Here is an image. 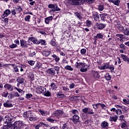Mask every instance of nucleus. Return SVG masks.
<instances>
[{
    "mask_svg": "<svg viewBox=\"0 0 129 129\" xmlns=\"http://www.w3.org/2000/svg\"><path fill=\"white\" fill-rule=\"evenodd\" d=\"M36 55V52L35 51H33L32 52H31L30 54H29V56L30 57H34V56H35Z\"/></svg>",
    "mask_w": 129,
    "mask_h": 129,
    "instance_id": "nucleus-59",
    "label": "nucleus"
},
{
    "mask_svg": "<svg viewBox=\"0 0 129 129\" xmlns=\"http://www.w3.org/2000/svg\"><path fill=\"white\" fill-rule=\"evenodd\" d=\"M48 8L52 9V11H53L54 12H60V11H61V9L58 7V4H57V3L48 5Z\"/></svg>",
    "mask_w": 129,
    "mask_h": 129,
    "instance_id": "nucleus-4",
    "label": "nucleus"
},
{
    "mask_svg": "<svg viewBox=\"0 0 129 129\" xmlns=\"http://www.w3.org/2000/svg\"><path fill=\"white\" fill-rule=\"evenodd\" d=\"M52 20H53V16H51L48 17H47L45 19V23L47 25H49L50 21H52Z\"/></svg>",
    "mask_w": 129,
    "mask_h": 129,
    "instance_id": "nucleus-17",
    "label": "nucleus"
},
{
    "mask_svg": "<svg viewBox=\"0 0 129 129\" xmlns=\"http://www.w3.org/2000/svg\"><path fill=\"white\" fill-rule=\"evenodd\" d=\"M108 125H109L108 122H107L106 121H104L102 122L100 125L102 128H107V127H108Z\"/></svg>",
    "mask_w": 129,
    "mask_h": 129,
    "instance_id": "nucleus-13",
    "label": "nucleus"
},
{
    "mask_svg": "<svg viewBox=\"0 0 129 129\" xmlns=\"http://www.w3.org/2000/svg\"><path fill=\"white\" fill-rule=\"evenodd\" d=\"M20 45L22 48H28L30 43L24 39H21L20 40Z\"/></svg>",
    "mask_w": 129,
    "mask_h": 129,
    "instance_id": "nucleus-6",
    "label": "nucleus"
},
{
    "mask_svg": "<svg viewBox=\"0 0 129 129\" xmlns=\"http://www.w3.org/2000/svg\"><path fill=\"white\" fill-rule=\"evenodd\" d=\"M9 126L10 129H17L14 123L13 124H10Z\"/></svg>",
    "mask_w": 129,
    "mask_h": 129,
    "instance_id": "nucleus-55",
    "label": "nucleus"
},
{
    "mask_svg": "<svg viewBox=\"0 0 129 129\" xmlns=\"http://www.w3.org/2000/svg\"><path fill=\"white\" fill-rule=\"evenodd\" d=\"M117 28H118V29H119V30H120V31H124V28L123 27V26H122L121 25H118Z\"/></svg>",
    "mask_w": 129,
    "mask_h": 129,
    "instance_id": "nucleus-52",
    "label": "nucleus"
},
{
    "mask_svg": "<svg viewBox=\"0 0 129 129\" xmlns=\"http://www.w3.org/2000/svg\"><path fill=\"white\" fill-rule=\"evenodd\" d=\"M53 114L55 116H60L61 117H64L63 115V112L61 110H56Z\"/></svg>",
    "mask_w": 129,
    "mask_h": 129,
    "instance_id": "nucleus-9",
    "label": "nucleus"
},
{
    "mask_svg": "<svg viewBox=\"0 0 129 129\" xmlns=\"http://www.w3.org/2000/svg\"><path fill=\"white\" fill-rule=\"evenodd\" d=\"M126 127V123L125 122H123L121 126V128H125Z\"/></svg>",
    "mask_w": 129,
    "mask_h": 129,
    "instance_id": "nucleus-56",
    "label": "nucleus"
},
{
    "mask_svg": "<svg viewBox=\"0 0 129 129\" xmlns=\"http://www.w3.org/2000/svg\"><path fill=\"white\" fill-rule=\"evenodd\" d=\"M81 53L82 55H85L86 54V49L85 48H83L81 50Z\"/></svg>",
    "mask_w": 129,
    "mask_h": 129,
    "instance_id": "nucleus-45",
    "label": "nucleus"
},
{
    "mask_svg": "<svg viewBox=\"0 0 129 129\" xmlns=\"http://www.w3.org/2000/svg\"><path fill=\"white\" fill-rule=\"evenodd\" d=\"M100 105L102 107V109L105 110L106 109V106L104 104H102L100 103Z\"/></svg>",
    "mask_w": 129,
    "mask_h": 129,
    "instance_id": "nucleus-50",
    "label": "nucleus"
},
{
    "mask_svg": "<svg viewBox=\"0 0 129 129\" xmlns=\"http://www.w3.org/2000/svg\"><path fill=\"white\" fill-rule=\"evenodd\" d=\"M104 9V7L103 5H100L98 6V10L100 11H102Z\"/></svg>",
    "mask_w": 129,
    "mask_h": 129,
    "instance_id": "nucleus-36",
    "label": "nucleus"
},
{
    "mask_svg": "<svg viewBox=\"0 0 129 129\" xmlns=\"http://www.w3.org/2000/svg\"><path fill=\"white\" fill-rule=\"evenodd\" d=\"M106 16H107V14H100V18L101 21H102L103 22H105V19H106L105 17H106Z\"/></svg>",
    "mask_w": 129,
    "mask_h": 129,
    "instance_id": "nucleus-22",
    "label": "nucleus"
},
{
    "mask_svg": "<svg viewBox=\"0 0 129 129\" xmlns=\"http://www.w3.org/2000/svg\"><path fill=\"white\" fill-rule=\"evenodd\" d=\"M75 16L77 17V18L79 19V20H81V19H82V16H81V15H80V14L78 13H76L75 14Z\"/></svg>",
    "mask_w": 129,
    "mask_h": 129,
    "instance_id": "nucleus-43",
    "label": "nucleus"
},
{
    "mask_svg": "<svg viewBox=\"0 0 129 129\" xmlns=\"http://www.w3.org/2000/svg\"><path fill=\"white\" fill-rule=\"evenodd\" d=\"M109 68V64L107 63L105 64L103 66H101L100 67V69L101 70H104L105 69H108Z\"/></svg>",
    "mask_w": 129,
    "mask_h": 129,
    "instance_id": "nucleus-20",
    "label": "nucleus"
},
{
    "mask_svg": "<svg viewBox=\"0 0 129 129\" xmlns=\"http://www.w3.org/2000/svg\"><path fill=\"white\" fill-rule=\"evenodd\" d=\"M52 58H54L55 62H56L57 63H58V62L60 61V57H59V56L56 55L55 54L52 55Z\"/></svg>",
    "mask_w": 129,
    "mask_h": 129,
    "instance_id": "nucleus-25",
    "label": "nucleus"
},
{
    "mask_svg": "<svg viewBox=\"0 0 129 129\" xmlns=\"http://www.w3.org/2000/svg\"><path fill=\"white\" fill-rule=\"evenodd\" d=\"M17 82L19 83L17 84V86H19L20 84L24 83L25 80L22 78H18L17 79Z\"/></svg>",
    "mask_w": 129,
    "mask_h": 129,
    "instance_id": "nucleus-18",
    "label": "nucleus"
},
{
    "mask_svg": "<svg viewBox=\"0 0 129 129\" xmlns=\"http://www.w3.org/2000/svg\"><path fill=\"white\" fill-rule=\"evenodd\" d=\"M10 15H11V10L7 9L4 11L2 18L5 19V18L8 17Z\"/></svg>",
    "mask_w": 129,
    "mask_h": 129,
    "instance_id": "nucleus-10",
    "label": "nucleus"
},
{
    "mask_svg": "<svg viewBox=\"0 0 129 129\" xmlns=\"http://www.w3.org/2000/svg\"><path fill=\"white\" fill-rule=\"evenodd\" d=\"M123 102H124V104H129V100L126 99H123Z\"/></svg>",
    "mask_w": 129,
    "mask_h": 129,
    "instance_id": "nucleus-53",
    "label": "nucleus"
},
{
    "mask_svg": "<svg viewBox=\"0 0 129 129\" xmlns=\"http://www.w3.org/2000/svg\"><path fill=\"white\" fill-rule=\"evenodd\" d=\"M92 75L93 78H95L96 79L100 77V76L99 75L98 73L95 71H92Z\"/></svg>",
    "mask_w": 129,
    "mask_h": 129,
    "instance_id": "nucleus-14",
    "label": "nucleus"
},
{
    "mask_svg": "<svg viewBox=\"0 0 129 129\" xmlns=\"http://www.w3.org/2000/svg\"><path fill=\"white\" fill-rule=\"evenodd\" d=\"M104 78L107 81L111 80V76L108 73L105 74Z\"/></svg>",
    "mask_w": 129,
    "mask_h": 129,
    "instance_id": "nucleus-26",
    "label": "nucleus"
},
{
    "mask_svg": "<svg viewBox=\"0 0 129 129\" xmlns=\"http://www.w3.org/2000/svg\"><path fill=\"white\" fill-rule=\"evenodd\" d=\"M94 0H82V3H88V4H92Z\"/></svg>",
    "mask_w": 129,
    "mask_h": 129,
    "instance_id": "nucleus-34",
    "label": "nucleus"
},
{
    "mask_svg": "<svg viewBox=\"0 0 129 129\" xmlns=\"http://www.w3.org/2000/svg\"><path fill=\"white\" fill-rule=\"evenodd\" d=\"M110 3H112V4H114L115 6H118L120 1L119 0L114 1V0H110Z\"/></svg>",
    "mask_w": 129,
    "mask_h": 129,
    "instance_id": "nucleus-23",
    "label": "nucleus"
},
{
    "mask_svg": "<svg viewBox=\"0 0 129 129\" xmlns=\"http://www.w3.org/2000/svg\"><path fill=\"white\" fill-rule=\"evenodd\" d=\"M96 26L98 30H103V29H104V28L106 27V24H103L102 23H97L96 24Z\"/></svg>",
    "mask_w": 129,
    "mask_h": 129,
    "instance_id": "nucleus-7",
    "label": "nucleus"
},
{
    "mask_svg": "<svg viewBox=\"0 0 129 129\" xmlns=\"http://www.w3.org/2000/svg\"><path fill=\"white\" fill-rule=\"evenodd\" d=\"M116 113L118 115H120V114H121V113H122V111H121V109H117V110H116Z\"/></svg>",
    "mask_w": 129,
    "mask_h": 129,
    "instance_id": "nucleus-39",
    "label": "nucleus"
},
{
    "mask_svg": "<svg viewBox=\"0 0 129 129\" xmlns=\"http://www.w3.org/2000/svg\"><path fill=\"white\" fill-rule=\"evenodd\" d=\"M123 33L124 35H125V36H129V28H126L125 29H124Z\"/></svg>",
    "mask_w": 129,
    "mask_h": 129,
    "instance_id": "nucleus-27",
    "label": "nucleus"
},
{
    "mask_svg": "<svg viewBox=\"0 0 129 129\" xmlns=\"http://www.w3.org/2000/svg\"><path fill=\"white\" fill-rule=\"evenodd\" d=\"M56 95L58 98H64V97H65V95L64 94H57Z\"/></svg>",
    "mask_w": 129,
    "mask_h": 129,
    "instance_id": "nucleus-35",
    "label": "nucleus"
},
{
    "mask_svg": "<svg viewBox=\"0 0 129 129\" xmlns=\"http://www.w3.org/2000/svg\"><path fill=\"white\" fill-rule=\"evenodd\" d=\"M28 63L31 65V66H34V64H35V61L33 60H29Z\"/></svg>",
    "mask_w": 129,
    "mask_h": 129,
    "instance_id": "nucleus-62",
    "label": "nucleus"
},
{
    "mask_svg": "<svg viewBox=\"0 0 129 129\" xmlns=\"http://www.w3.org/2000/svg\"><path fill=\"white\" fill-rule=\"evenodd\" d=\"M72 112L73 114H75V115H77V114H78V110H77V109H74L72 111Z\"/></svg>",
    "mask_w": 129,
    "mask_h": 129,
    "instance_id": "nucleus-49",
    "label": "nucleus"
},
{
    "mask_svg": "<svg viewBox=\"0 0 129 129\" xmlns=\"http://www.w3.org/2000/svg\"><path fill=\"white\" fill-rule=\"evenodd\" d=\"M14 121V116L12 115H9L5 116L4 120V123L9 124V123H12Z\"/></svg>",
    "mask_w": 129,
    "mask_h": 129,
    "instance_id": "nucleus-3",
    "label": "nucleus"
},
{
    "mask_svg": "<svg viewBox=\"0 0 129 129\" xmlns=\"http://www.w3.org/2000/svg\"><path fill=\"white\" fill-rule=\"evenodd\" d=\"M86 23L88 27H91L92 25V22L88 20L86 21Z\"/></svg>",
    "mask_w": 129,
    "mask_h": 129,
    "instance_id": "nucleus-30",
    "label": "nucleus"
},
{
    "mask_svg": "<svg viewBox=\"0 0 129 129\" xmlns=\"http://www.w3.org/2000/svg\"><path fill=\"white\" fill-rule=\"evenodd\" d=\"M72 120L74 122H79V121H80V120L79 119V116H78V115H74L73 116Z\"/></svg>",
    "mask_w": 129,
    "mask_h": 129,
    "instance_id": "nucleus-15",
    "label": "nucleus"
},
{
    "mask_svg": "<svg viewBox=\"0 0 129 129\" xmlns=\"http://www.w3.org/2000/svg\"><path fill=\"white\" fill-rule=\"evenodd\" d=\"M93 17L94 18V20L96 22H99V15L98 14H93Z\"/></svg>",
    "mask_w": 129,
    "mask_h": 129,
    "instance_id": "nucleus-24",
    "label": "nucleus"
},
{
    "mask_svg": "<svg viewBox=\"0 0 129 129\" xmlns=\"http://www.w3.org/2000/svg\"><path fill=\"white\" fill-rule=\"evenodd\" d=\"M16 11L17 12H19L20 13V12H22V11H23V8H22L20 6H18L16 8Z\"/></svg>",
    "mask_w": 129,
    "mask_h": 129,
    "instance_id": "nucleus-41",
    "label": "nucleus"
},
{
    "mask_svg": "<svg viewBox=\"0 0 129 129\" xmlns=\"http://www.w3.org/2000/svg\"><path fill=\"white\" fill-rule=\"evenodd\" d=\"M36 39V38H35L34 37H29V40L30 41H31V42H33V43H34L35 42V40Z\"/></svg>",
    "mask_w": 129,
    "mask_h": 129,
    "instance_id": "nucleus-61",
    "label": "nucleus"
},
{
    "mask_svg": "<svg viewBox=\"0 0 129 129\" xmlns=\"http://www.w3.org/2000/svg\"><path fill=\"white\" fill-rule=\"evenodd\" d=\"M118 119V116L116 115H115L114 116H110L109 120L110 121H114V122H116Z\"/></svg>",
    "mask_w": 129,
    "mask_h": 129,
    "instance_id": "nucleus-16",
    "label": "nucleus"
},
{
    "mask_svg": "<svg viewBox=\"0 0 129 129\" xmlns=\"http://www.w3.org/2000/svg\"><path fill=\"white\" fill-rule=\"evenodd\" d=\"M5 107H13V104L10 103L9 102H7L4 104Z\"/></svg>",
    "mask_w": 129,
    "mask_h": 129,
    "instance_id": "nucleus-28",
    "label": "nucleus"
},
{
    "mask_svg": "<svg viewBox=\"0 0 129 129\" xmlns=\"http://www.w3.org/2000/svg\"><path fill=\"white\" fill-rule=\"evenodd\" d=\"M8 95H9V93L8 92H7L6 93V92H4L3 93V94L2 95V96H3V97H7Z\"/></svg>",
    "mask_w": 129,
    "mask_h": 129,
    "instance_id": "nucleus-60",
    "label": "nucleus"
},
{
    "mask_svg": "<svg viewBox=\"0 0 129 129\" xmlns=\"http://www.w3.org/2000/svg\"><path fill=\"white\" fill-rule=\"evenodd\" d=\"M37 90L39 93H43V92H45V91H46V88L39 86L37 87Z\"/></svg>",
    "mask_w": 129,
    "mask_h": 129,
    "instance_id": "nucleus-12",
    "label": "nucleus"
},
{
    "mask_svg": "<svg viewBox=\"0 0 129 129\" xmlns=\"http://www.w3.org/2000/svg\"><path fill=\"white\" fill-rule=\"evenodd\" d=\"M44 96L47 97L51 96V93L50 92V91H47L44 93Z\"/></svg>",
    "mask_w": 129,
    "mask_h": 129,
    "instance_id": "nucleus-51",
    "label": "nucleus"
},
{
    "mask_svg": "<svg viewBox=\"0 0 129 129\" xmlns=\"http://www.w3.org/2000/svg\"><path fill=\"white\" fill-rule=\"evenodd\" d=\"M3 129H10V125H5L3 126Z\"/></svg>",
    "mask_w": 129,
    "mask_h": 129,
    "instance_id": "nucleus-64",
    "label": "nucleus"
},
{
    "mask_svg": "<svg viewBox=\"0 0 129 129\" xmlns=\"http://www.w3.org/2000/svg\"><path fill=\"white\" fill-rule=\"evenodd\" d=\"M39 112H40L41 114L42 115H43V116H46L47 115V112L44 111L43 110H40Z\"/></svg>",
    "mask_w": 129,
    "mask_h": 129,
    "instance_id": "nucleus-44",
    "label": "nucleus"
},
{
    "mask_svg": "<svg viewBox=\"0 0 129 129\" xmlns=\"http://www.w3.org/2000/svg\"><path fill=\"white\" fill-rule=\"evenodd\" d=\"M60 70V68L58 66L53 67V68L49 69L47 71V73L49 74V75H55L56 74H59V71Z\"/></svg>",
    "mask_w": 129,
    "mask_h": 129,
    "instance_id": "nucleus-2",
    "label": "nucleus"
},
{
    "mask_svg": "<svg viewBox=\"0 0 129 129\" xmlns=\"http://www.w3.org/2000/svg\"><path fill=\"white\" fill-rule=\"evenodd\" d=\"M100 103L92 104L93 108H94V109H97V108H98V105H100Z\"/></svg>",
    "mask_w": 129,
    "mask_h": 129,
    "instance_id": "nucleus-33",
    "label": "nucleus"
},
{
    "mask_svg": "<svg viewBox=\"0 0 129 129\" xmlns=\"http://www.w3.org/2000/svg\"><path fill=\"white\" fill-rule=\"evenodd\" d=\"M10 48H11V49H15V48H17L18 47V45L16 44H12L9 46Z\"/></svg>",
    "mask_w": 129,
    "mask_h": 129,
    "instance_id": "nucleus-37",
    "label": "nucleus"
},
{
    "mask_svg": "<svg viewBox=\"0 0 129 129\" xmlns=\"http://www.w3.org/2000/svg\"><path fill=\"white\" fill-rule=\"evenodd\" d=\"M29 77L32 81H33V80H35V77L34 76L33 74L30 73L29 75Z\"/></svg>",
    "mask_w": 129,
    "mask_h": 129,
    "instance_id": "nucleus-42",
    "label": "nucleus"
},
{
    "mask_svg": "<svg viewBox=\"0 0 129 129\" xmlns=\"http://www.w3.org/2000/svg\"><path fill=\"white\" fill-rule=\"evenodd\" d=\"M126 46L124 44H121L119 45V47L120 49H122V50H125V48Z\"/></svg>",
    "mask_w": 129,
    "mask_h": 129,
    "instance_id": "nucleus-47",
    "label": "nucleus"
},
{
    "mask_svg": "<svg viewBox=\"0 0 129 129\" xmlns=\"http://www.w3.org/2000/svg\"><path fill=\"white\" fill-rule=\"evenodd\" d=\"M18 67H16L14 68V72H15L16 73L19 72V69H18Z\"/></svg>",
    "mask_w": 129,
    "mask_h": 129,
    "instance_id": "nucleus-58",
    "label": "nucleus"
},
{
    "mask_svg": "<svg viewBox=\"0 0 129 129\" xmlns=\"http://www.w3.org/2000/svg\"><path fill=\"white\" fill-rule=\"evenodd\" d=\"M83 0H71V4L74 6H78L82 3Z\"/></svg>",
    "mask_w": 129,
    "mask_h": 129,
    "instance_id": "nucleus-8",
    "label": "nucleus"
},
{
    "mask_svg": "<svg viewBox=\"0 0 129 129\" xmlns=\"http://www.w3.org/2000/svg\"><path fill=\"white\" fill-rule=\"evenodd\" d=\"M82 118L83 119H86L87 117H88V114H94V112H93V109H90V108H84L82 110Z\"/></svg>",
    "mask_w": 129,
    "mask_h": 129,
    "instance_id": "nucleus-1",
    "label": "nucleus"
},
{
    "mask_svg": "<svg viewBox=\"0 0 129 129\" xmlns=\"http://www.w3.org/2000/svg\"><path fill=\"white\" fill-rule=\"evenodd\" d=\"M94 38L95 41H96L97 39H102V38H103V35L101 33H98L96 36H94Z\"/></svg>",
    "mask_w": 129,
    "mask_h": 129,
    "instance_id": "nucleus-19",
    "label": "nucleus"
},
{
    "mask_svg": "<svg viewBox=\"0 0 129 129\" xmlns=\"http://www.w3.org/2000/svg\"><path fill=\"white\" fill-rule=\"evenodd\" d=\"M66 70H69V71H73V68L71 66L68 65L64 67Z\"/></svg>",
    "mask_w": 129,
    "mask_h": 129,
    "instance_id": "nucleus-31",
    "label": "nucleus"
},
{
    "mask_svg": "<svg viewBox=\"0 0 129 129\" xmlns=\"http://www.w3.org/2000/svg\"><path fill=\"white\" fill-rule=\"evenodd\" d=\"M62 129H69V125L68 124V123H65L62 125Z\"/></svg>",
    "mask_w": 129,
    "mask_h": 129,
    "instance_id": "nucleus-32",
    "label": "nucleus"
},
{
    "mask_svg": "<svg viewBox=\"0 0 129 129\" xmlns=\"http://www.w3.org/2000/svg\"><path fill=\"white\" fill-rule=\"evenodd\" d=\"M47 121H49V122H54V121H55V120L51 118V117H48L47 118Z\"/></svg>",
    "mask_w": 129,
    "mask_h": 129,
    "instance_id": "nucleus-46",
    "label": "nucleus"
},
{
    "mask_svg": "<svg viewBox=\"0 0 129 129\" xmlns=\"http://www.w3.org/2000/svg\"><path fill=\"white\" fill-rule=\"evenodd\" d=\"M43 56H45V57H48L51 54V51L49 50H44L42 52Z\"/></svg>",
    "mask_w": 129,
    "mask_h": 129,
    "instance_id": "nucleus-21",
    "label": "nucleus"
},
{
    "mask_svg": "<svg viewBox=\"0 0 129 129\" xmlns=\"http://www.w3.org/2000/svg\"><path fill=\"white\" fill-rule=\"evenodd\" d=\"M116 37H118V38H119L120 42L122 41L123 39H124V37H123V34H116Z\"/></svg>",
    "mask_w": 129,
    "mask_h": 129,
    "instance_id": "nucleus-29",
    "label": "nucleus"
},
{
    "mask_svg": "<svg viewBox=\"0 0 129 129\" xmlns=\"http://www.w3.org/2000/svg\"><path fill=\"white\" fill-rule=\"evenodd\" d=\"M82 62H77L76 64V66L77 68H80V67L82 65Z\"/></svg>",
    "mask_w": 129,
    "mask_h": 129,
    "instance_id": "nucleus-54",
    "label": "nucleus"
},
{
    "mask_svg": "<svg viewBox=\"0 0 129 129\" xmlns=\"http://www.w3.org/2000/svg\"><path fill=\"white\" fill-rule=\"evenodd\" d=\"M14 126L16 129H22L24 126H25L26 125L22 122V121H15L14 123Z\"/></svg>",
    "mask_w": 129,
    "mask_h": 129,
    "instance_id": "nucleus-5",
    "label": "nucleus"
},
{
    "mask_svg": "<svg viewBox=\"0 0 129 129\" xmlns=\"http://www.w3.org/2000/svg\"><path fill=\"white\" fill-rule=\"evenodd\" d=\"M30 19H31V16L28 15L25 17L24 20L26 22H30Z\"/></svg>",
    "mask_w": 129,
    "mask_h": 129,
    "instance_id": "nucleus-40",
    "label": "nucleus"
},
{
    "mask_svg": "<svg viewBox=\"0 0 129 129\" xmlns=\"http://www.w3.org/2000/svg\"><path fill=\"white\" fill-rule=\"evenodd\" d=\"M120 56H121V58H122L123 61H125L126 59L127 58H128V57H127L126 55L123 54H121Z\"/></svg>",
    "mask_w": 129,
    "mask_h": 129,
    "instance_id": "nucleus-38",
    "label": "nucleus"
},
{
    "mask_svg": "<svg viewBox=\"0 0 129 129\" xmlns=\"http://www.w3.org/2000/svg\"><path fill=\"white\" fill-rule=\"evenodd\" d=\"M50 86L52 87L53 89H55V88H57L58 87L57 85L55 84L54 83H52L50 85Z\"/></svg>",
    "mask_w": 129,
    "mask_h": 129,
    "instance_id": "nucleus-48",
    "label": "nucleus"
},
{
    "mask_svg": "<svg viewBox=\"0 0 129 129\" xmlns=\"http://www.w3.org/2000/svg\"><path fill=\"white\" fill-rule=\"evenodd\" d=\"M81 72H86L87 71V68H82L80 69Z\"/></svg>",
    "mask_w": 129,
    "mask_h": 129,
    "instance_id": "nucleus-63",
    "label": "nucleus"
},
{
    "mask_svg": "<svg viewBox=\"0 0 129 129\" xmlns=\"http://www.w3.org/2000/svg\"><path fill=\"white\" fill-rule=\"evenodd\" d=\"M40 41L38 40L37 38H35L34 42H33V44H36V45H38V44H40Z\"/></svg>",
    "mask_w": 129,
    "mask_h": 129,
    "instance_id": "nucleus-57",
    "label": "nucleus"
},
{
    "mask_svg": "<svg viewBox=\"0 0 129 129\" xmlns=\"http://www.w3.org/2000/svg\"><path fill=\"white\" fill-rule=\"evenodd\" d=\"M4 88L7 89V90H9V91H13V90H14V87L10 84H6L4 85Z\"/></svg>",
    "mask_w": 129,
    "mask_h": 129,
    "instance_id": "nucleus-11",
    "label": "nucleus"
}]
</instances>
